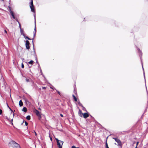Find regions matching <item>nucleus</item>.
Segmentation results:
<instances>
[{
	"label": "nucleus",
	"instance_id": "1",
	"mask_svg": "<svg viewBox=\"0 0 148 148\" xmlns=\"http://www.w3.org/2000/svg\"><path fill=\"white\" fill-rule=\"evenodd\" d=\"M9 145L12 147L13 148H21L20 145L14 141H11L9 143Z\"/></svg>",
	"mask_w": 148,
	"mask_h": 148
},
{
	"label": "nucleus",
	"instance_id": "2",
	"mask_svg": "<svg viewBox=\"0 0 148 148\" xmlns=\"http://www.w3.org/2000/svg\"><path fill=\"white\" fill-rule=\"evenodd\" d=\"M8 107H9L10 109L11 110V115L12 116L11 117V118H9L8 116H6V118L10 121H12V123L13 121V118L12 117H13L14 116V113L13 111L11 110V109L9 107L8 105H7Z\"/></svg>",
	"mask_w": 148,
	"mask_h": 148
},
{
	"label": "nucleus",
	"instance_id": "3",
	"mask_svg": "<svg viewBox=\"0 0 148 148\" xmlns=\"http://www.w3.org/2000/svg\"><path fill=\"white\" fill-rule=\"evenodd\" d=\"M30 7L31 9V10L32 12H34V5L33 4V0H31L30 5Z\"/></svg>",
	"mask_w": 148,
	"mask_h": 148
},
{
	"label": "nucleus",
	"instance_id": "4",
	"mask_svg": "<svg viewBox=\"0 0 148 148\" xmlns=\"http://www.w3.org/2000/svg\"><path fill=\"white\" fill-rule=\"evenodd\" d=\"M113 139H114L115 141L117 142L118 145L120 146L121 145V142L119 139L116 138H113Z\"/></svg>",
	"mask_w": 148,
	"mask_h": 148
},
{
	"label": "nucleus",
	"instance_id": "5",
	"mask_svg": "<svg viewBox=\"0 0 148 148\" xmlns=\"http://www.w3.org/2000/svg\"><path fill=\"white\" fill-rule=\"evenodd\" d=\"M63 142L60 141V142L57 143V145L59 148H62V145L63 144Z\"/></svg>",
	"mask_w": 148,
	"mask_h": 148
},
{
	"label": "nucleus",
	"instance_id": "6",
	"mask_svg": "<svg viewBox=\"0 0 148 148\" xmlns=\"http://www.w3.org/2000/svg\"><path fill=\"white\" fill-rule=\"evenodd\" d=\"M34 112L39 117L41 118V115L39 111L35 109L34 110Z\"/></svg>",
	"mask_w": 148,
	"mask_h": 148
},
{
	"label": "nucleus",
	"instance_id": "7",
	"mask_svg": "<svg viewBox=\"0 0 148 148\" xmlns=\"http://www.w3.org/2000/svg\"><path fill=\"white\" fill-rule=\"evenodd\" d=\"M29 42L28 40H26L25 43L26 47L27 49H29Z\"/></svg>",
	"mask_w": 148,
	"mask_h": 148
},
{
	"label": "nucleus",
	"instance_id": "8",
	"mask_svg": "<svg viewBox=\"0 0 148 148\" xmlns=\"http://www.w3.org/2000/svg\"><path fill=\"white\" fill-rule=\"evenodd\" d=\"M83 116L84 118H86L88 117L89 115L88 113H85L83 114Z\"/></svg>",
	"mask_w": 148,
	"mask_h": 148
},
{
	"label": "nucleus",
	"instance_id": "9",
	"mask_svg": "<svg viewBox=\"0 0 148 148\" xmlns=\"http://www.w3.org/2000/svg\"><path fill=\"white\" fill-rule=\"evenodd\" d=\"M34 37L33 38V39L35 37V35L36 33V22H35V28L34 29Z\"/></svg>",
	"mask_w": 148,
	"mask_h": 148
},
{
	"label": "nucleus",
	"instance_id": "10",
	"mask_svg": "<svg viewBox=\"0 0 148 148\" xmlns=\"http://www.w3.org/2000/svg\"><path fill=\"white\" fill-rule=\"evenodd\" d=\"M78 113L79 116L81 117H82L83 114L81 110H79Z\"/></svg>",
	"mask_w": 148,
	"mask_h": 148
},
{
	"label": "nucleus",
	"instance_id": "11",
	"mask_svg": "<svg viewBox=\"0 0 148 148\" xmlns=\"http://www.w3.org/2000/svg\"><path fill=\"white\" fill-rule=\"evenodd\" d=\"M10 13L11 14L12 16V17L13 18H14V19H15V16H14V14L13 12L11 10V9H10Z\"/></svg>",
	"mask_w": 148,
	"mask_h": 148
},
{
	"label": "nucleus",
	"instance_id": "12",
	"mask_svg": "<svg viewBox=\"0 0 148 148\" xmlns=\"http://www.w3.org/2000/svg\"><path fill=\"white\" fill-rule=\"evenodd\" d=\"M20 32H21V34L24 37H25V35L23 33V29H20Z\"/></svg>",
	"mask_w": 148,
	"mask_h": 148
},
{
	"label": "nucleus",
	"instance_id": "13",
	"mask_svg": "<svg viewBox=\"0 0 148 148\" xmlns=\"http://www.w3.org/2000/svg\"><path fill=\"white\" fill-rule=\"evenodd\" d=\"M0 81L3 82L4 79L3 78L2 75L1 74H0Z\"/></svg>",
	"mask_w": 148,
	"mask_h": 148
},
{
	"label": "nucleus",
	"instance_id": "14",
	"mask_svg": "<svg viewBox=\"0 0 148 148\" xmlns=\"http://www.w3.org/2000/svg\"><path fill=\"white\" fill-rule=\"evenodd\" d=\"M19 104L20 106H22L23 105V103L21 100H20L19 102Z\"/></svg>",
	"mask_w": 148,
	"mask_h": 148
},
{
	"label": "nucleus",
	"instance_id": "15",
	"mask_svg": "<svg viewBox=\"0 0 148 148\" xmlns=\"http://www.w3.org/2000/svg\"><path fill=\"white\" fill-rule=\"evenodd\" d=\"M22 111H24V112H26L27 111V109L25 107H24L22 110Z\"/></svg>",
	"mask_w": 148,
	"mask_h": 148
},
{
	"label": "nucleus",
	"instance_id": "16",
	"mask_svg": "<svg viewBox=\"0 0 148 148\" xmlns=\"http://www.w3.org/2000/svg\"><path fill=\"white\" fill-rule=\"evenodd\" d=\"M34 61L33 60H31L28 62V63L29 64H33Z\"/></svg>",
	"mask_w": 148,
	"mask_h": 148
},
{
	"label": "nucleus",
	"instance_id": "17",
	"mask_svg": "<svg viewBox=\"0 0 148 148\" xmlns=\"http://www.w3.org/2000/svg\"><path fill=\"white\" fill-rule=\"evenodd\" d=\"M73 98H74V99L75 101H77V99L76 98V97H75V96L74 95H73Z\"/></svg>",
	"mask_w": 148,
	"mask_h": 148
},
{
	"label": "nucleus",
	"instance_id": "18",
	"mask_svg": "<svg viewBox=\"0 0 148 148\" xmlns=\"http://www.w3.org/2000/svg\"><path fill=\"white\" fill-rule=\"evenodd\" d=\"M26 119L28 120H29L30 119V116L28 115V116H27L26 117Z\"/></svg>",
	"mask_w": 148,
	"mask_h": 148
},
{
	"label": "nucleus",
	"instance_id": "19",
	"mask_svg": "<svg viewBox=\"0 0 148 148\" xmlns=\"http://www.w3.org/2000/svg\"><path fill=\"white\" fill-rule=\"evenodd\" d=\"M17 22L19 24V28H20V29H21V24L18 21H17Z\"/></svg>",
	"mask_w": 148,
	"mask_h": 148
},
{
	"label": "nucleus",
	"instance_id": "20",
	"mask_svg": "<svg viewBox=\"0 0 148 148\" xmlns=\"http://www.w3.org/2000/svg\"><path fill=\"white\" fill-rule=\"evenodd\" d=\"M26 39H28V40H31V39L30 38H29V37H28L27 36H25V37H24Z\"/></svg>",
	"mask_w": 148,
	"mask_h": 148
},
{
	"label": "nucleus",
	"instance_id": "21",
	"mask_svg": "<svg viewBox=\"0 0 148 148\" xmlns=\"http://www.w3.org/2000/svg\"><path fill=\"white\" fill-rule=\"evenodd\" d=\"M56 141H57V143H58L59 142H60V140H58V139H57V138H56Z\"/></svg>",
	"mask_w": 148,
	"mask_h": 148
},
{
	"label": "nucleus",
	"instance_id": "22",
	"mask_svg": "<svg viewBox=\"0 0 148 148\" xmlns=\"http://www.w3.org/2000/svg\"><path fill=\"white\" fill-rule=\"evenodd\" d=\"M71 148H79V147H77L75 146H73Z\"/></svg>",
	"mask_w": 148,
	"mask_h": 148
},
{
	"label": "nucleus",
	"instance_id": "23",
	"mask_svg": "<svg viewBox=\"0 0 148 148\" xmlns=\"http://www.w3.org/2000/svg\"><path fill=\"white\" fill-rule=\"evenodd\" d=\"M2 113V111L0 109V114H1Z\"/></svg>",
	"mask_w": 148,
	"mask_h": 148
},
{
	"label": "nucleus",
	"instance_id": "24",
	"mask_svg": "<svg viewBox=\"0 0 148 148\" xmlns=\"http://www.w3.org/2000/svg\"><path fill=\"white\" fill-rule=\"evenodd\" d=\"M21 67L22 68H23L24 67V65L23 64V63H22V64H21Z\"/></svg>",
	"mask_w": 148,
	"mask_h": 148
},
{
	"label": "nucleus",
	"instance_id": "25",
	"mask_svg": "<svg viewBox=\"0 0 148 148\" xmlns=\"http://www.w3.org/2000/svg\"><path fill=\"white\" fill-rule=\"evenodd\" d=\"M25 125L27 126L28 125V123L26 122H25Z\"/></svg>",
	"mask_w": 148,
	"mask_h": 148
},
{
	"label": "nucleus",
	"instance_id": "26",
	"mask_svg": "<svg viewBox=\"0 0 148 148\" xmlns=\"http://www.w3.org/2000/svg\"><path fill=\"white\" fill-rule=\"evenodd\" d=\"M42 89H46V87H42Z\"/></svg>",
	"mask_w": 148,
	"mask_h": 148
},
{
	"label": "nucleus",
	"instance_id": "27",
	"mask_svg": "<svg viewBox=\"0 0 148 148\" xmlns=\"http://www.w3.org/2000/svg\"><path fill=\"white\" fill-rule=\"evenodd\" d=\"M26 81L27 82H29V79H26Z\"/></svg>",
	"mask_w": 148,
	"mask_h": 148
},
{
	"label": "nucleus",
	"instance_id": "28",
	"mask_svg": "<svg viewBox=\"0 0 148 148\" xmlns=\"http://www.w3.org/2000/svg\"><path fill=\"white\" fill-rule=\"evenodd\" d=\"M138 143H139V142H137V143H136V146H137V145H138Z\"/></svg>",
	"mask_w": 148,
	"mask_h": 148
},
{
	"label": "nucleus",
	"instance_id": "29",
	"mask_svg": "<svg viewBox=\"0 0 148 148\" xmlns=\"http://www.w3.org/2000/svg\"><path fill=\"white\" fill-rule=\"evenodd\" d=\"M106 146H108V145L107 142H106Z\"/></svg>",
	"mask_w": 148,
	"mask_h": 148
},
{
	"label": "nucleus",
	"instance_id": "30",
	"mask_svg": "<svg viewBox=\"0 0 148 148\" xmlns=\"http://www.w3.org/2000/svg\"><path fill=\"white\" fill-rule=\"evenodd\" d=\"M34 133L35 134V135L36 136L37 135V134L36 133V132L35 131H34Z\"/></svg>",
	"mask_w": 148,
	"mask_h": 148
},
{
	"label": "nucleus",
	"instance_id": "31",
	"mask_svg": "<svg viewBox=\"0 0 148 148\" xmlns=\"http://www.w3.org/2000/svg\"><path fill=\"white\" fill-rule=\"evenodd\" d=\"M4 32L5 33L7 34V32L5 29L4 30Z\"/></svg>",
	"mask_w": 148,
	"mask_h": 148
},
{
	"label": "nucleus",
	"instance_id": "32",
	"mask_svg": "<svg viewBox=\"0 0 148 148\" xmlns=\"http://www.w3.org/2000/svg\"><path fill=\"white\" fill-rule=\"evenodd\" d=\"M60 115L62 117L63 116V115L62 114H60Z\"/></svg>",
	"mask_w": 148,
	"mask_h": 148
},
{
	"label": "nucleus",
	"instance_id": "33",
	"mask_svg": "<svg viewBox=\"0 0 148 148\" xmlns=\"http://www.w3.org/2000/svg\"><path fill=\"white\" fill-rule=\"evenodd\" d=\"M57 92H58V94H59V95H60V92L59 91H57Z\"/></svg>",
	"mask_w": 148,
	"mask_h": 148
},
{
	"label": "nucleus",
	"instance_id": "34",
	"mask_svg": "<svg viewBox=\"0 0 148 148\" xmlns=\"http://www.w3.org/2000/svg\"><path fill=\"white\" fill-rule=\"evenodd\" d=\"M50 140H51V141H52V138L51 137H50Z\"/></svg>",
	"mask_w": 148,
	"mask_h": 148
},
{
	"label": "nucleus",
	"instance_id": "35",
	"mask_svg": "<svg viewBox=\"0 0 148 148\" xmlns=\"http://www.w3.org/2000/svg\"><path fill=\"white\" fill-rule=\"evenodd\" d=\"M106 148L109 147H108V146H106Z\"/></svg>",
	"mask_w": 148,
	"mask_h": 148
},
{
	"label": "nucleus",
	"instance_id": "36",
	"mask_svg": "<svg viewBox=\"0 0 148 148\" xmlns=\"http://www.w3.org/2000/svg\"><path fill=\"white\" fill-rule=\"evenodd\" d=\"M38 109L39 110H41L40 108H38Z\"/></svg>",
	"mask_w": 148,
	"mask_h": 148
},
{
	"label": "nucleus",
	"instance_id": "37",
	"mask_svg": "<svg viewBox=\"0 0 148 148\" xmlns=\"http://www.w3.org/2000/svg\"><path fill=\"white\" fill-rule=\"evenodd\" d=\"M135 148H137V146H136V147H135Z\"/></svg>",
	"mask_w": 148,
	"mask_h": 148
},
{
	"label": "nucleus",
	"instance_id": "38",
	"mask_svg": "<svg viewBox=\"0 0 148 148\" xmlns=\"http://www.w3.org/2000/svg\"><path fill=\"white\" fill-rule=\"evenodd\" d=\"M34 17H35V15H34Z\"/></svg>",
	"mask_w": 148,
	"mask_h": 148
},
{
	"label": "nucleus",
	"instance_id": "39",
	"mask_svg": "<svg viewBox=\"0 0 148 148\" xmlns=\"http://www.w3.org/2000/svg\"><path fill=\"white\" fill-rule=\"evenodd\" d=\"M16 21H18L17 19H16Z\"/></svg>",
	"mask_w": 148,
	"mask_h": 148
},
{
	"label": "nucleus",
	"instance_id": "40",
	"mask_svg": "<svg viewBox=\"0 0 148 148\" xmlns=\"http://www.w3.org/2000/svg\"><path fill=\"white\" fill-rule=\"evenodd\" d=\"M24 122V121H23V123H22H22Z\"/></svg>",
	"mask_w": 148,
	"mask_h": 148
},
{
	"label": "nucleus",
	"instance_id": "41",
	"mask_svg": "<svg viewBox=\"0 0 148 148\" xmlns=\"http://www.w3.org/2000/svg\"><path fill=\"white\" fill-rule=\"evenodd\" d=\"M106 148H109V147Z\"/></svg>",
	"mask_w": 148,
	"mask_h": 148
}]
</instances>
